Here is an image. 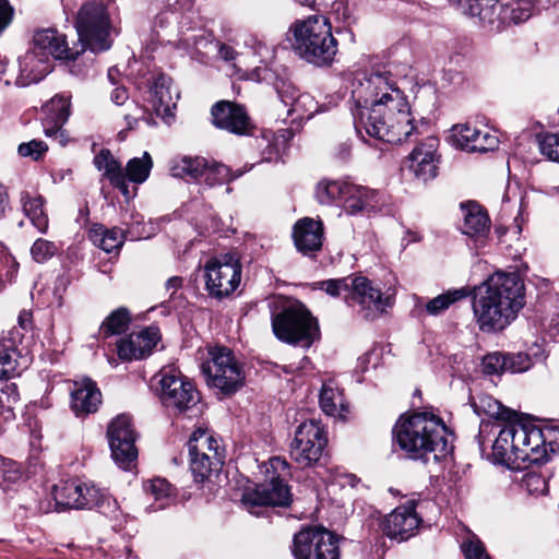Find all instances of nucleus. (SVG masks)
<instances>
[{
	"instance_id": "69168bd1",
	"label": "nucleus",
	"mask_w": 559,
	"mask_h": 559,
	"mask_svg": "<svg viewBox=\"0 0 559 559\" xmlns=\"http://www.w3.org/2000/svg\"><path fill=\"white\" fill-rule=\"evenodd\" d=\"M110 99L118 106L124 105L129 99L127 90L124 87H116L110 94Z\"/></svg>"
},
{
	"instance_id": "2f4dec72",
	"label": "nucleus",
	"mask_w": 559,
	"mask_h": 559,
	"mask_svg": "<svg viewBox=\"0 0 559 559\" xmlns=\"http://www.w3.org/2000/svg\"><path fill=\"white\" fill-rule=\"evenodd\" d=\"M462 231L475 239L476 246H484L489 233V218L478 205H471L464 214Z\"/></svg>"
},
{
	"instance_id": "680f3d73",
	"label": "nucleus",
	"mask_w": 559,
	"mask_h": 559,
	"mask_svg": "<svg viewBox=\"0 0 559 559\" xmlns=\"http://www.w3.org/2000/svg\"><path fill=\"white\" fill-rule=\"evenodd\" d=\"M285 140L282 135L281 139L277 135L272 136V142L269 143L266 151H263V158L267 162L277 160L281 155V148L284 146Z\"/></svg>"
},
{
	"instance_id": "ea45409f",
	"label": "nucleus",
	"mask_w": 559,
	"mask_h": 559,
	"mask_svg": "<svg viewBox=\"0 0 559 559\" xmlns=\"http://www.w3.org/2000/svg\"><path fill=\"white\" fill-rule=\"evenodd\" d=\"M190 456V469L198 483L205 481L214 469H218L223 464V456H209L204 453L201 455H189Z\"/></svg>"
},
{
	"instance_id": "5fc2aeb1",
	"label": "nucleus",
	"mask_w": 559,
	"mask_h": 559,
	"mask_svg": "<svg viewBox=\"0 0 559 559\" xmlns=\"http://www.w3.org/2000/svg\"><path fill=\"white\" fill-rule=\"evenodd\" d=\"M483 370L486 374H499L506 371V355L488 354L483 359Z\"/></svg>"
},
{
	"instance_id": "dca6fc26",
	"label": "nucleus",
	"mask_w": 559,
	"mask_h": 559,
	"mask_svg": "<svg viewBox=\"0 0 559 559\" xmlns=\"http://www.w3.org/2000/svg\"><path fill=\"white\" fill-rule=\"evenodd\" d=\"M107 436L111 456L123 469L129 471L138 459L135 435L127 415H119L108 426Z\"/></svg>"
},
{
	"instance_id": "20e7f679",
	"label": "nucleus",
	"mask_w": 559,
	"mask_h": 559,
	"mask_svg": "<svg viewBox=\"0 0 559 559\" xmlns=\"http://www.w3.org/2000/svg\"><path fill=\"white\" fill-rule=\"evenodd\" d=\"M288 34L294 51L309 63L322 67L330 64L337 52V40L332 34L329 19L311 15L295 21Z\"/></svg>"
},
{
	"instance_id": "0e129e2a",
	"label": "nucleus",
	"mask_w": 559,
	"mask_h": 559,
	"mask_svg": "<svg viewBox=\"0 0 559 559\" xmlns=\"http://www.w3.org/2000/svg\"><path fill=\"white\" fill-rule=\"evenodd\" d=\"M9 205L10 198L8 189L2 182H0V219H2L5 216Z\"/></svg>"
},
{
	"instance_id": "de8ad7c7",
	"label": "nucleus",
	"mask_w": 559,
	"mask_h": 559,
	"mask_svg": "<svg viewBox=\"0 0 559 559\" xmlns=\"http://www.w3.org/2000/svg\"><path fill=\"white\" fill-rule=\"evenodd\" d=\"M94 501L87 504L88 509L96 508L100 513L109 518H116L119 511L118 502L115 498L99 488L95 487V495L92 498Z\"/></svg>"
},
{
	"instance_id": "4be33fe9",
	"label": "nucleus",
	"mask_w": 559,
	"mask_h": 559,
	"mask_svg": "<svg viewBox=\"0 0 559 559\" xmlns=\"http://www.w3.org/2000/svg\"><path fill=\"white\" fill-rule=\"evenodd\" d=\"M44 133L47 138L55 140L61 146L66 145L67 136L62 126L70 116V99L63 95H56L43 108Z\"/></svg>"
},
{
	"instance_id": "052dcab7",
	"label": "nucleus",
	"mask_w": 559,
	"mask_h": 559,
	"mask_svg": "<svg viewBox=\"0 0 559 559\" xmlns=\"http://www.w3.org/2000/svg\"><path fill=\"white\" fill-rule=\"evenodd\" d=\"M531 367V358L527 354L518 353L506 355V371L519 373L528 370Z\"/></svg>"
},
{
	"instance_id": "603ef678",
	"label": "nucleus",
	"mask_w": 559,
	"mask_h": 559,
	"mask_svg": "<svg viewBox=\"0 0 559 559\" xmlns=\"http://www.w3.org/2000/svg\"><path fill=\"white\" fill-rule=\"evenodd\" d=\"M56 245L41 238L37 239L31 248L32 257L38 263H44L49 260L56 254Z\"/></svg>"
},
{
	"instance_id": "0eeeda50",
	"label": "nucleus",
	"mask_w": 559,
	"mask_h": 559,
	"mask_svg": "<svg viewBox=\"0 0 559 559\" xmlns=\"http://www.w3.org/2000/svg\"><path fill=\"white\" fill-rule=\"evenodd\" d=\"M210 386L229 395L238 391L245 380V371L234 353L224 346L209 349V359L201 365Z\"/></svg>"
},
{
	"instance_id": "79ce46f5",
	"label": "nucleus",
	"mask_w": 559,
	"mask_h": 559,
	"mask_svg": "<svg viewBox=\"0 0 559 559\" xmlns=\"http://www.w3.org/2000/svg\"><path fill=\"white\" fill-rule=\"evenodd\" d=\"M469 294L471 290L467 287L448 290L447 293L430 299L426 304L425 310L430 316H438L444 310H447L452 304H454L457 300L466 298L467 296H469Z\"/></svg>"
},
{
	"instance_id": "49530a36",
	"label": "nucleus",
	"mask_w": 559,
	"mask_h": 559,
	"mask_svg": "<svg viewBox=\"0 0 559 559\" xmlns=\"http://www.w3.org/2000/svg\"><path fill=\"white\" fill-rule=\"evenodd\" d=\"M479 129L468 124H459L453 127L451 141L452 144L461 150L472 152L474 140L478 136Z\"/></svg>"
},
{
	"instance_id": "a18cd8bd",
	"label": "nucleus",
	"mask_w": 559,
	"mask_h": 559,
	"mask_svg": "<svg viewBox=\"0 0 559 559\" xmlns=\"http://www.w3.org/2000/svg\"><path fill=\"white\" fill-rule=\"evenodd\" d=\"M131 314L126 308L112 311L102 323L99 332L104 337L121 334L129 328Z\"/></svg>"
},
{
	"instance_id": "774afa93",
	"label": "nucleus",
	"mask_w": 559,
	"mask_h": 559,
	"mask_svg": "<svg viewBox=\"0 0 559 559\" xmlns=\"http://www.w3.org/2000/svg\"><path fill=\"white\" fill-rule=\"evenodd\" d=\"M218 53H219L221 58L226 61L233 60L235 58V50L231 47L226 46V45L219 46Z\"/></svg>"
},
{
	"instance_id": "7ed1b4c3",
	"label": "nucleus",
	"mask_w": 559,
	"mask_h": 559,
	"mask_svg": "<svg viewBox=\"0 0 559 559\" xmlns=\"http://www.w3.org/2000/svg\"><path fill=\"white\" fill-rule=\"evenodd\" d=\"M394 439L405 455L412 460L428 461L445 456L449 451L448 428L443 420L428 413L402 416L393 428Z\"/></svg>"
},
{
	"instance_id": "bf43d9fd",
	"label": "nucleus",
	"mask_w": 559,
	"mask_h": 559,
	"mask_svg": "<svg viewBox=\"0 0 559 559\" xmlns=\"http://www.w3.org/2000/svg\"><path fill=\"white\" fill-rule=\"evenodd\" d=\"M20 394L15 383H4L0 389V407L12 411L13 406L19 402Z\"/></svg>"
},
{
	"instance_id": "8fccbe9b",
	"label": "nucleus",
	"mask_w": 559,
	"mask_h": 559,
	"mask_svg": "<svg viewBox=\"0 0 559 559\" xmlns=\"http://www.w3.org/2000/svg\"><path fill=\"white\" fill-rule=\"evenodd\" d=\"M522 486L530 495L540 496L548 492V483L546 477L535 472H527L523 476Z\"/></svg>"
},
{
	"instance_id": "a19ab883",
	"label": "nucleus",
	"mask_w": 559,
	"mask_h": 559,
	"mask_svg": "<svg viewBox=\"0 0 559 559\" xmlns=\"http://www.w3.org/2000/svg\"><path fill=\"white\" fill-rule=\"evenodd\" d=\"M347 185L346 181L323 179L317 185L316 198L321 204H342Z\"/></svg>"
},
{
	"instance_id": "2eb2a0df",
	"label": "nucleus",
	"mask_w": 559,
	"mask_h": 559,
	"mask_svg": "<svg viewBox=\"0 0 559 559\" xmlns=\"http://www.w3.org/2000/svg\"><path fill=\"white\" fill-rule=\"evenodd\" d=\"M506 429L514 437L512 441L519 450H523V454H527V457L520 460L522 466L525 463H542L547 459V448L543 431L537 426L524 423L520 419V415L512 417L503 423Z\"/></svg>"
},
{
	"instance_id": "4c0bfd02",
	"label": "nucleus",
	"mask_w": 559,
	"mask_h": 559,
	"mask_svg": "<svg viewBox=\"0 0 559 559\" xmlns=\"http://www.w3.org/2000/svg\"><path fill=\"white\" fill-rule=\"evenodd\" d=\"M472 407L478 415H487L497 419L499 423H504L512 417H516L518 413L503 406L498 400L490 395H481L477 401H473Z\"/></svg>"
},
{
	"instance_id": "864d4df0",
	"label": "nucleus",
	"mask_w": 559,
	"mask_h": 559,
	"mask_svg": "<svg viewBox=\"0 0 559 559\" xmlns=\"http://www.w3.org/2000/svg\"><path fill=\"white\" fill-rule=\"evenodd\" d=\"M352 278L328 280L317 283L318 287L333 297L349 294Z\"/></svg>"
},
{
	"instance_id": "cd10ccee",
	"label": "nucleus",
	"mask_w": 559,
	"mask_h": 559,
	"mask_svg": "<svg viewBox=\"0 0 559 559\" xmlns=\"http://www.w3.org/2000/svg\"><path fill=\"white\" fill-rule=\"evenodd\" d=\"M342 205L349 215L369 213L379 207V194L374 190L348 182Z\"/></svg>"
},
{
	"instance_id": "e2e57ef3",
	"label": "nucleus",
	"mask_w": 559,
	"mask_h": 559,
	"mask_svg": "<svg viewBox=\"0 0 559 559\" xmlns=\"http://www.w3.org/2000/svg\"><path fill=\"white\" fill-rule=\"evenodd\" d=\"M14 10L7 0H0V34L11 24Z\"/></svg>"
},
{
	"instance_id": "1a4fd4ad",
	"label": "nucleus",
	"mask_w": 559,
	"mask_h": 559,
	"mask_svg": "<svg viewBox=\"0 0 559 559\" xmlns=\"http://www.w3.org/2000/svg\"><path fill=\"white\" fill-rule=\"evenodd\" d=\"M169 173L174 178L203 181L209 187L231 181L242 174L241 171L234 174L226 165L201 156H182L173 159Z\"/></svg>"
},
{
	"instance_id": "4468645a",
	"label": "nucleus",
	"mask_w": 559,
	"mask_h": 559,
	"mask_svg": "<svg viewBox=\"0 0 559 559\" xmlns=\"http://www.w3.org/2000/svg\"><path fill=\"white\" fill-rule=\"evenodd\" d=\"M345 300L350 307H358L365 319L372 320L393 305V295L383 294L366 277H355L350 280V292Z\"/></svg>"
},
{
	"instance_id": "393cba45",
	"label": "nucleus",
	"mask_w": 559,
	"mask_h": 559,
	"mask_svg": "<svg viewBox=\"0 0 559 559\" xmlns=\"http://www.w3.org/2000/svg\"><path fill=\"white\" fill-rule=\"evenodd\" d=\"M278 94L282 103L287 107V115L293 120L310 119L316 112L323 110L312 95L300 93L294 86L284 85Z\"/></svg>"
},
{
	"instance_id": "423d86ee",
	"label": "nucleus",
	"mask_w": 559,
	"mask_h": 559,
	"mask_svg": "<svg viewBox=\"0 0 559 559\" xmlns=\"http://www.w3.org/2000/svg\"><path fill=\"white\" fill-rule=\"evenodd\" d=\"M160 401L175 416L195 418L201 412L200 393L194 383L175 367L160 371Z\"/></svg>"
},
{
	"instance_id": "13d9d810",
	"label": "nucleus",
	"mask_w": 559,
	"mask_h": 559,
	"mask_svg": "<svg viewBox=\"0 0 559 559\" xmlns=\"http://www.w3.org/2000/svg\"><path fill=\"white\" fill-rule=\"evenodd\" d=\"M462 550L466 559H490L483 543L476 536L463 543Z\"/></svg>"
},
{
	"instance_id": "b1692460",
	"label": "nucleus",
	"mask_w": 559,
	"mask_h": 559,
	"mask_svg": "<svg viewBox=\"0 0 559 559\" xmlns=\"http://www.w3.org/2000/svg\"><path fill=\"white\" fill-rule=\"evenodd\" d=\"M93 495H95L94 485L78 480H69L53 488L56 502L69 509L87 508V504L94 501Z\"/></svg>"
},
{
	"instance_id": "72a5a7b5",
	"label": "nucleus",
	"mask_w": 559,
	"mask_h": 559,
	"mask_svg": "<svg viewBox=\"0 0 559 559\" xmlns=\"http://www.w3.org/2000/svg\"><path fill=\"white\" fill-rule=\"evenodd\" d=\"M532 15V7L526 0H497L495 20L503 24H518L526 21Z\"/></svg>"
},
{
	"instance_id": "3c124183",
	"label": "nucleus",
	"mask_w": 559,
	"mask_h": 559,
	"mask_svg": "<svg viewBox=\"0 0 559 559\" xmlns=\"http://www.w3.org/2000/svg\"><path fill=\"white\" fill-rule=\"evenodd\" d=\"M16 353L0 343V380L10 378L16 371Z\"/></svg>"
},
{
	"instance_id": "bb28decb",
	"label": "nucleus",
	"mask_w": 559,
	"mask_h": 559,
	"mask_svg": "<svg viewBox=\"0 0 559 559\" xmlns=\"http://www.w3.org/2000/svg\"><path fill=\"white\" fill-rule=\"evenodd\" d=\"M20 75L16 84L27 86L43 80L52 69L51 60L36 51L33 45L26 53L20 58Z\"/></svg>"
},
{
	"instance_id": "6ab92c4d",
	"label": "nucleus",
	"mask_w": 559,
	"mask_h": 559,
	"mask_svg": "<svg viewBox=\"0 0 559 559\" xmlns=\"http://www.w3.org/2000/svg\"><path fill=\"white\" fill-rule=\"evenodd\" d=\"M160 341L159 329L155 325L147 326L139 332H132L121 337L117 343L119 359L131 361L147 357Z\"/></svg>"
},
{
	"instance_id": "c9c22d12",
	"label": "nucleus",
	"mask_w": 559,
	"mask_h": 559,
	"mask_svg": "<svg viewBox=\"0 0 559 559\" xmlns=\"http://www.w3.org/2000/svg\"><path fill=\"white\" fill-rule=\"evenodd\" d=\"M20 202L25 216L28 217L33 226L40 233H46L48 228V217L44 210V199L38 194L22 191Z\"/></svg>"
},
{
	"instance_id": "4d7b16f0",
	"label": "nucleus",
	"mask_w": 559,
	"mask_h": 559,
	"mask_svg": "<svg viewBox=\"0 0 559 559\" xmlns=\"http://www.w3.org/2000/svg\"><path fill=\"white\" fill-rule=\"evenodd\" d=\"M472 152L485 153L493 151L498 147L499 140L489 131L479 130L478 136L474 140Z\"/></svg>"
},
{
	"instance_id": "39448f33",
	"label": "nucleus",
	"mask_w": 559,
	"mask_h": 559,
	"mask_svg": "<svg viewBox=\"0 0 559 559\" xmlns=\"http://www.w3.org/2000/svg\"><path fill=\"white\" fill-rule=\"evenodd\" d=\"M275 337L290 345L309 348L319 337L318 320L297 300H280L271 314Z\"/></svg>"
},
{
	"instance_id": "6e6d98bb",
	"label": "nucleus",
	"mask_w": 559,
	"mask_h": 559,
	"mask_svg": "<svg viewBox=\"0 0 559 559\" xmlns=\"http://www.w3.org/2000/svg\"><path fill=\"white\" fill-rule=\"evenodd\" d=\"M48 150L45 142L38 140H32L27 143H22L17 147V152L23 157H31L34 160H38Z\"/></svg>"
},
{
	"instance_id": "473e14b6",
	"label": "nucleus",
	"mask_w": 559,
	"mask_h": 559,
	"mask_svg": "<svg viewBox=\"0 0 559 559\" xmlns=\"http://www.w3.org/2000/svg\"><path fill=\"white\" fill-rule=\"evenodd\" d=\"M319 402L321 409L329 416L344 417L347 412V404L343 391L333 380L323 383Z\"/></svg>"
},
{
	"instance_id": "7c9ffc66",
	"label": "nucleus",
	"mask_w": 559,
	"mask_h": 559,
	"mask_svg": "<svg viewBox=\"0 0 559 559\" xmlns=\"http://www.w3.org/2000/svg\"><path fill=\"white\" fill-rule=\"evenodd\" d=\"M94 165L124 197H129V186L126 181L123 168L109 150H102L94 157Z\"/></svg>"
},
{
	"instance_id": "aec40b11",
	"label": "nucleus",
	"mask_w": 559,
	"mask_h": 559,
	"mask_svg": "<svg viewBox=\"0 0 559 559\" xmlns=\"http://www.w3.org/2000/svg\"><path fill=\"white\" fill-rule=\"evenodd\" d=\"M438 146V138L429 135L419 141L409 154L408 169L418 180L426 182L437 176Z\"/></svg>"
},
{
	"instance_id": "412c9836",
	"label": "nucleus",
	"mask_w": 559,
	"mask_h": 559,
	"mask_svg": "<svg viewBox=\"0 0 559 559\" xmlns=\"http://www.w3.org/2000/svg\"><path fill=\"white\" fill-rule=\"evenodd\" d=\"M415 500L395 508L383 522V532L394 539L406 540L418 530L421 519L415 510Z\"/></svg>"
},
{
	"instance_id": "f8f14e48",
	"label": "nucleus",
	"mask_w": 559,
	"mask_h": 559,
	"mask_svg": "<svg viewBox=\"0 0 559 559\" xmlns=\"http://www.w3.org/2000/svg\"><path fill=\"white\" fill-rule=\"evenodd\" d=\"M296 559H340L338 539L322 526H308L294 537Z\"/></svg>"
},
{
	"instance_id": "37998d69",
	"label": "nucleus",
	"mask_w": 559,
	"mask_h": 559,
	"mask_svg": "<svg viewBox=\"0 0 559 559\" xmlns=\"http://www.w3.org/2000/svg\"><path fill=\"white\" fill-rule=\"evenodd\" d=\"M144 489L156 502V506L153 507L154 511L164 509L174 499L173 486L165 478L145 481Z\"/></svg>"
},
{
	"instance_id": "9b49d317",
	"label": "nucleus",
	"mask_w": 559,
	"mask_h": 559,
	"mask_svg": "<svg viewBox=\"0 0 559 559\" xmlns=\"http://www.w3.org/2000/svg\"><path fill=\"white\" fill-rule=\"evenodd\" d=\"M205 289L211 297L222 299L236 290L241 280V264L231 254L210 259L204 267Z\"/></svg>"
},
{
	"instance_id": "c03bdc74",
	"label": "nucleus",
	"mask_w": 559,
	"mask_h": 559,
	"mask_svg": "<svg viewBox=\"0 0 559 559\" xmlns=\"http://www.w3.org/2000/svg\"><path fill=\"white\" fill-rule=\"evenodd\" d=\"M152 167L153 160L147 152H144L142 157L131 158L123 169L126 181L143 183L148 178Z\"/></svg>"
},
{
	"instance_id": "f704fd0d",
	"label": "nucleus",
	"mask_w": 559,
	"mask_h": 559,
	"mask_svg": "<svg viewBox=\"0 0 559 559\" xmlns=\"http://www.w3.org/2000/svg\"><path fill=\"white\" fill-rule=\"evenodd\" d=\"M189 455H206L223 456L224 450L219 444V441L205 428L195 429L188 441Z\"/></svg>"
},
{
	"instance_id": "a211bd4d",
	"label": "nucleus",
	"mask_w": 559,
	"mask_h": 559,
	"mask_svg": "<svg viewBox=\"0 0 559 559\" xmlns=\"http://www.w3.org/2000/svg\"><path fill=\"white\" fill-rule=\"evenodd\" d=\"M212 123L222 130L237 135H247L252 129L246 108L239 104L221 100L212 106Z\"/></svg>"
},
{
	"instance_id": "f257e3e1",
	"label": "nucleus",
	"mask_w": 559,
	"mask_h": 559,
	"mask_svg": "<svg viewBox=\"0 0 559 559\" xmlns=\"http://www.w3.org/2000/svg\"><path fill=\"white\" fill-rule=\"evenodd\" d=\"M405 73L393 71L392 64L359 72L352 82V98L357 112L355 124L377 140L399 144L409 139L417 128L409 106L399 85Z\"/></svg>"
},
{
	"instance_id": "9d476101",
	"label": "nucleus",
	"mask_w": 559,
	"mask_h": 559,
	"mask_svg": "<svg viewBox=\"0 0 559 559\" xmlns=\"http://www.w3.org/2000/svg\"><path fill=\"white\" fill-rule=\"evenodd\" d=\"M270 466L277 475L242 496V502L248 508L257 506L288 507L290 504L292 492L285 483V476L289 474L288 463L276 456L270 460Z\"/></svg>"
},
{
	"instance_id": "a878e982",
	"label": "nucleus",
	"mask_w": 559,
	"mask_h": 559,
	"mask_svg": "<svg viewBox=\"0 0 559 559\" xmlns=\"http://www.w3.org/2000/svg\"><path fill=\"white\" fill-rule=\"evenodd\" d=\"M492 429L498 430V436L492 443V456L496 462L506 465L510 468H524L520 463V460L527 457V454H523V450H519L512 441L514 432L506 429L503 423H496L492 425Z\"/></svg>"
},
{
	"instance_id": "e433bc0d",
	"label": "nucleus",
	"mask_w": 559,
	"mask_h": 559,
	"mask_svg": "<svg viewBox=\"0 0 559 559\" xmlns=\"http://www.w3.org/2000/svg\"><path fill=\"white\" fill-rule=\"evenodd\" d=\"M88 238L95 246L108 253L119 249L124 241L121 229H107L104 225L99 224H95L90 228Z\"/></svg>"
},
{
	"instance_id": "f3484780",
	"label": "nucleus",
	"mask_w": 559,
	"mask_h": 559,
	"mask_svg": "<svg viewBox=\"0 0 559 559\" xmlns=\"http://www.w3.org/2000/svg\"><path fill=\"white\" fill-rule=\"evenodd\" d=\"M33 45L36 47V51L47 57L48 60L57 59L72 62L70 66L72 74L76 76L87 74V71L83 70L78 63L79 56L83 53L81 48H70L66 36L57 29L46 28L37 31L33 36Z\"/></svg>"
},
{
	"instance_id": "5701e85b",
	"label": "nucleus",
	"mask_w": 559,
	"mask_h": 559,
	"mask_svg": "<svg viewBox=\"0 0 559 559\" xmlns=\"http://www.w3.org/2000/svg\"><path fill=\"white\" fill-rule=\"evenodd\" d=\"M324 238L323 224L311 217L298 219L293 228L296 249L304 255L313 257L322 248Z\"/></svg>"
},
{
	"instance_id": "f03ea898",
	"label": "nucleus",
	"mask_w": 559,
	"mask_h": 559,
	"mask_svg": "<svg viewBox=\"0 0 559 559\" xmlns=\"http://www.w3.org/2000/svg\"><path fill=\"white\" fill-rule=\"evenodd\" d=\"M523 306L524 284L516 273L496 272L474 290V316L485 332L503 330Z\"/></svg>"
},
{
	"instance_id": "c756f323",
	"label": "nucleus",
	"mask_w": 559,
	"mask_h": 559,
	"mask_svg": "<svg viewBox=\"0 0 559 559\" xmlns=\"http://www.w3.org/2000/svg\"><path fill=\"white\" fill-rule=\"evenodd\" d=\"M151 93L153 106L157 115L164 118L173 117L179 94L177 90L173 87L171 78L159 74L151 87Z\"/></svg>"
},
{
	"instance_id": "6e6552de",
	"label": "nucleus",
	"mask_w": 559,
	"mask_h": 559,
	"mask_svg": "<svg viewBox=\"0 0 559 559\" xmlns=\"http://www.w3.org/2000/svg\"><path fill=\"white\" fill-rule=\"evenodd\" d=\"M75 27L81 51L90 49L96 53L110 48V21L102 2H88L78 12Z\"/></svg>"
},
{
	"instance_id": "09e8293b",
	"label": "nucleus",
	"mask_w": 559,
	"mask_h": 559,
	"mask_svg": "<svg viewBox=\"0 0 559 559\" xmlns=\"http://www.w3.org/2000/svg\"><path fill=\"white\" fill-rule=\"evenodd\" d=\"M540 153L549 160L559 163V132H549L537 136Z\"/></svg>"
},
{
	"instance_id": "338daca9",
	"label": "nucleus",
	"mask_w": 559,
	"mask_h": 559,
	"mask_svg": "<svg viewBox=\"0 0 559 559\" xmlns=\"http://www.w3.org/2000/svg\"><path fill=\"white\" fill-rule=\"evenodd\" d=\"M19 325L23 329V330H28L31 328V323H32V313L27 310H22L19 314Z\"/></svg>"
},
{
	"instance_id": "ddd939ff",
	"label": "nucleus",
	"mask_w": 559,
	"mask_h": 559,
	"mask_svg": "<svg viewBox=\"0 0 559 559\" xmlns=\"http://www.w3.org/2000/svg\"><path fill=\"white\" fill-rule=\"evenodd\" d=\"M326 442L324 429L319 421L313 419L304 421L295 431L290 443V457L300 466H310L319 461Z\"/></svg>"
},
{
	"instance_id": "58836bf2",
	"label": "nucleus",
	"mask_w": 559,
	"mask_h": 559,
	"mask_svg": "<svg viewBox=\"0 0 559 559\" xmlns=\"http://www.w3.org/2000/svg\"><path fill=\"white\" fill-rule=\"evenodd\" d=\"M464 14L478 16L481 21L493 23L497 0H449Z\"/></svg>"
},
{
	"instance_id": "c85d7f7f",
	"label": "nucleus",
	"mask_w": 559,
	"mask_h": 559,
	"mask_svg": "<svg viewBox=\"0 0 559 559\" xmlns=\"http://www.w3.org/2000/svg\"><path fill=\"white\" fill-rule=\"evenodd\" d=\"M100 403L102 393L92 380L74 382L71 391V409L76 416L95 413Z\"/></svg>"
}]
</instances>
